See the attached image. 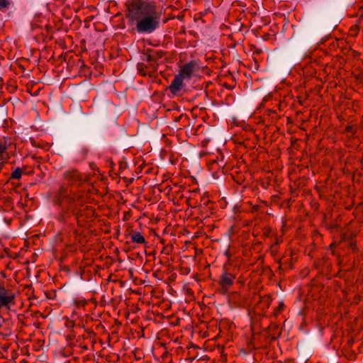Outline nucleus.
Returning a JSON list of instances; mask_svg holds the SVG:
<instances>
[{"instance_id": "8", "label": "nucleus", "mask_w": 363, "mask_h": 363, "mask_svg": "<svg viewBox=\"0 0 363 363\" xmlns=\"http://www.w3.org/2000/svg\"><path fill=\"white\" fill-rule=\"evenodd\" d=\"M130 239L132 242L136 244H144L146 242L145 238L141 235L140 233L135 231L130 235Z\"/></svg>"}, {"instance_id": "9", "label": "nucleus", "mask_w": 363, "mask_h": 363, "mask_svg": "<svg viewBox=\"0 0 363 363\" xmlns=\"http://www.w3.org/2000/svg\"><path fill=\"white\" fill-rule=\"evenodd\" d=\"M137 69L138 70V72L140 74H142L143 76H146V75L150 76V72H148L147 65H146L143 63H138L137 65Z\"/></svg>"}, {"instance_id": "23", "label": "nucleus", "mask_w": 363, "mask_h": 363, "mask_svg": "<svg viewBox=\"0 0 363 363\" xmlns=\"http://www.w3.org/2000/svg\"><path fill=\"white\" fill-rule=\"evenodd\" d=\"M352 340H349L347 342L348 345L350 346L352 344Z\"/></svg>"}, {"instance_id": "5", "label": "nucleus", "mask_w": 363, "mask_h": 363, "mask_svg": "<svg viewBox=\"0 0 363 363\" xmlns=\"http://www.w3.org/2000/svg\"><path fill=\"white\" fill-rule=\"evenodd\" d=\"M63 179L71 186L79 185L82 182L81 174L74 169L65 172Z\"/></svg>"}, {"instance_id": "18", "label": "nucleus", "mask_w": 363, "mask_h": 363, "mask_svg": "<svg viewBox=\"0 0 363 363\" xmlns=\"http://www.w3.org/2000/svg\"><path fill=\"white\" fill-rule=\"evenodd\" d=\"M80 152L82 155V158H84L85 156L87 155L88 150L86 148H85V147H83V148L81 149Z\"/></svg>"}, {"instance_id": "13", "label": "nucleus", "mask_w": 363, "mask_h": 363, "mask_svg": "<svg viewBox=\"0 0 363 363\" xmlns=\"http://www.w3.org/2000/svg\"><path fill=\"white\" fill-rule=\"evenodd\" d=\"M148 52L153 54V57L155 59V61L156 62L157 60L162 58L163 57V52L162 51H153V50H148Z\"/></svg>"}, {"instance_id": "16", "label": "nucleus", "mask_w": 363, "mask_h": 363, "mask_svg": "<svg viewBox=\"0 0 363 363\" xmlns=\"http://www.w3.org/2000/svg\"><path fill=\"white\" fill-rule=\"evenodd\" d=\"M346 130L347 132L352 133V134H354L356 132V128L353 125H347L346 128Z\"/></svg>"}, {"instance_id": "22", "label": "nucleus", "mask_w": 363, "mask_h": 363, "mask_svg": "<svg viewBox=\"0 0 363 363\" xmlns=\"http://www.w3.org/2000/svg\"><path fill=\"white\" fill-rule=\"evenodd\" d=\"M82 347L84 349V350H88L87 347L86 345H84V346H82Z\"/></svg>"}, {"instance_id": "2", "label": "nucleus", "mask_w": 363, "mask_h": 363, "mask_svg": "<svg viewBox=\"0 0 363 363\" xmlns=\"http://www.w3.org/2000/svg\"><path fill=\"white\" fill-rule=\"evenodd\" d=\"M52 201L54 204L61 206L63 203L67 205V210L62 212L57 219L60 222H65L67 220V211H72L77 218H79V207L84 204V199L81 195H77L72 191L71 187L62 184L59 189L55 193Z\"/></svg>"}, {"instance_id": "1", "label": "nucleus", "mask_w": 363, "mask_h": 363, "mask_svg": "<svg viewBox=\"0 0 363 363\" xmlns=\"http://www.w3.org/2000/svg\"><path fill=\"white\" fill-rule=\"evenodd\" d=\"M128 17L136 22V30L140 33H150L159 27L155 6L147 2L133 1L128 6Z\"/></svg>"}, {"instance_id": "3", "label": "nucleus", "mask_w": 363, "mask_h": 363, "mask_svg": "<svg viewBox=\"0 0 363 363\" xmlns=\"http://www.w3.org/2000/svg\"><path fill=\"white\" fill-rule=\"evenodd\" d=\"M235 276L232 273L227 271H223L220 276L218 284L220 286L223 293L227 292L229 289L233 286Z\"/></svg>"}, {"instance_id": "11", "label": "nucleus", "mask_w": 363, "mask_h": 363, "mask_svg": "<svg viewBox=\"0 0 363 363\" xmlns=\"http://www.w3.org/2000/svg\"><path fill=\"white\" fill-rule=\"evenodd\" d=\"M22 175V170L21 168L17 167L11 173L9 179H19Z\"/></svg>"}, {"instance_id": "4", "label": "nucleus", "mask_w": 363, "mask_h": 363, "mask_svg": "<svg viewBox=\"0 0 363 363\" xmlns=\"http://www.w3.org/2000/svg\"><path fill=\"white\" fill-rule=\"evenodd\" d=\"M15 296L4 287H0V309L14 304Z\"/></svg>"}, {"instance_id": "7", "label": "nucleus", "mask_w": 363, "mask_h": 363, "mask_svg": "<svg viewBox=\"0 0 363 363\" xmlns=\"http://www.w3.org/2000/svg\"><path fill=\"white\" fill-rule=\"evenodd\" d=\"M183 79L181 76L176 75L174 79L172 81L168 89L171 94L174 96H179L180 91L184 86Z\"/></svg>"}, {"instance_id": "17", "label": "nucleus", "mask_w": 363, "mask_h": 363, "mask_svg": "<svg viewBox=\"0 0 363 363\" xmlns=\"http://www.w3.org/2000/svg\"><path fill=\"white\" fill-rule=\"evenodd\" d=\"M86 304V301H84V300L78 301L77 302V306H78V307H81V306H82V307H83V306H84Z\"/></svg>"}, {"instance_id": "19", "label": "nucleus", "mask_w": 363, "mask_h": 363, "mask_svg": "<svg viewBox=\"0 0 363 363\" xmlns=\"http://www.w3.org/2000/svg\"><path fill=\"white\" fill-rule=\"evenodd\" d=\"M270 233H271V230L270 229H267L264 231V235L266 236V237H269L270 235Z\"/></svg>"}, {"instance_id": "14", "label": "nucleus", "mask_w": 363, "mask_h": 363, "mask_svg": "<svg viewBox=\"0 0 363 363\" xmlns=\"http://www.w3.org/2000/svg\"><path fill=\"white\" fill-rule=\"evenodd\" d=\"M143 60L147 62H155L153 54L148 52V53L145 54L143 58Z\"/></svg>"}, {"instance_id": "20", "label": "nucleus", "mask_w": 363, "mask_h": 363, "mask_svg": "<svg viewBox=\"0 0 363 363\" xmlns=\"http://www.w3.org/2000/svg\"><path fill=\"white\" fill-rule=\"evenodd\" d=\"M274 329L277 330V325L276 324H272L269 326L268 330Z\"/></svg>"}, {"instance_id": "6", "label": "nucleus", "mask_w": 363, "mask_h": 363, "mask_svg": "<svg viewBox=\"0 0 363 363\" xmlns=\"http://www.w3.org/2000/svg\"><path fill=\"white\" fill-rule=\"evenodd\" d=\"M196 69H198L197 62L194 60H191L181 67L178 76H181L183 79H190L193 72Z\"/></svg>"}, {"instance_id": "10", "label": "nucleus", "mask_w": 363, "mask_h": 363, "mask_svg": "<svg viewBox=\"0 0 363 363\" xmlns=\"http://www.w3.org/2000/svg\"><path fill=\"white\" fill-rule=\"evenodd\" d=\"M10 145L11 143H8V141L5 138L0 140V157L3 156Z\"/></svg>"}, {"instance_id": "12", "label": "nucleus", "mask_w": 363, "mask_h": 363, "mask_svg": "<svg viewBox=\"0 0 363 363\" xmlns=\"http://www.w3.org/2000/svg\"><path fill=\"white\" fill-rule=\"evenodd\" d=\"M11 2L9 0H0V11H4L8 9Z\"/></svg>"}, {"instance_id": "15", "label": "nucleus", "mask_w": 363, "mask_h": 363, "mask_svg": "<svg viewBox=\"0 0 363 363\" xmlns=\"http://www.w3.org/2000/svg\"><path fill=\"white\" fill-rule=\"evenodd\" d=\"M149 64L147 65V69L148 72H154L157 69V67L155 64V62H148Z\"/></svg>"}, {"instance_id": "21", "label": "nucleus", "mask_w": 363, "mask_h": 363, "mask_svg": "<svg viewBox=\"0 0 363 363\" xmlns=\"http://www.w3.org/2000/svg\"><path fill=\"white\" fill-rule=\"evenodd\" d=\"M285 363H295L294 360L293 359H287Z\"/></svg>"}]
</instances>
